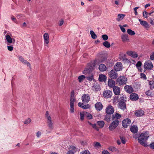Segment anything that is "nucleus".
<instances>
[{"label":"nucleus","instance_id":"obj_36","mask_svg":"<svg viewBox=\"0 0 154 154\" xmlns=\"http://www.w3.org/2000/svg\"><path fill=\"white\" fill-rule=\"evenodd\" d=\"M126 55L125 54L122 53L119 55V57L121 59L123 60H127L128 59L126 58Z\"/></svg>","mask_w":154,"mask_h":154},{"label":"nucleus","instance_id":"obj_31","mask_svg":"<svg viewBox=\"0 0 154 154\" xmlns=\"http://www.w3.org/2000/svg\"><path fill=\"white\" fill-rule=\"evenodd\" d=\"M106 77L104 75L101 74L99 76V80L101 82H105L106 80Z\"/></svg>","mask_w":154,"mask_h":154},{"label":"nucleus","instance_id":"obj_23","mask_svg":"<svg viewBox=\"0 0 154 154\" xmlns=\"http://www.w3.org/2000/svg\"><path fill=\"white\" fill-rule=\"evenodd\" d=\"M108 86L111 88H113L115 85V82L112 79H109L108 82Z\"/></svg>","mask_w":154,"mask_h":154},{"label":"nucleus","instance_id":"obj_3","mask_svg":"<svg viewBox=\"0 0 154 154\" xmlns=\"http://www.w3.org/2000/svg\"><path fill=\"white\" fill-rule=\"evenodd\" d=\"M119 120L113 121L109 125V129L110 131H113L115 130L118 126L119 123Z\"/></svg>","mask_w":154,"mask_h":154},{"label":"nucleus","instance_id":"obj_8","mask_svg":"<svg viewBox=\"0 0 154 154\" xmlns=\"http://www.w3.org/2000/svg\"><path fill=\"white\" fill-rule=\"evenodd\" d=\"M109 76L112 79H116L118 76L117 71L115 69L112 70L109 73Z\"/></svg>","mask_w":154,"mask_h":154},{"label":"nucleus","instance_id":"obj_32","mask_svg":"<svg viewBox=\"0 0 154 154\" xmlns=\"http://www.w3.org/2000/svg\"><path fill=\"white\" fill-rule=\"evenodd\" d=\"M99 68L100 70L102 72L105 71L106 69V66L103 64H101L99 65Z\"/></svg>","mask_w":154,"mask_h":154},{"label":"nucleus","instance_id":"obj_6","mask_svg":"<svg viewBox=\"0 0 154 154\" xmlns=\"http://www.w3.org/2000/svg\"><path fill=\"white\" fill-rule=\"evenodd\" d=\"M8 33L7 35L5 36V42L8 45H10L12 42V39Z\"/></svg>","mask_w":154,"mask_h":154},{"label":"nucleus","instance_id":"obj_59","mask_svg":"<svg viewBox=\"0 0 154 154\" xmlns=\"http://www.w3.org/2000/svg\"><path fill=\"white\" fill-rule=\"evenodd\" d=\"M149 147L151 149H154V142L151 143L149 144Z\"/></svg>","mask_w":154,"mask_h":154},{"label":"nucleus","instance_id":"obj_50","mask_svg":"<svg viewBox=\"0 0 154 154\" xmlns=\"http://www.w3.org/2000/svg\"><path fill=\"white\" fill-rule=\"evenodd\" d=\"M120 138L121 139L122 142L124 144H125L126 143V141L125 138L123 137L120 136Z\"/></svg>","mask_w":154,"mask_h":154},{"label":"nucleus","instance_id":"obj_45","mask_svg":"<svg viewBox=\"0 0 154 154\" xmlns=\"http://www.w3.org/2000/svg\"><path fill=\"white\" fill-rule=\"evenodd\" d=\"M80 119L81 121H82L84 119L85 117V114L83 112H80Z\"/></svg>","mask_w":154,"mask_h":154},{"label":"nucleus","instance_id":"obj_14","mask_svg":"<svg viewBox=\"0 0 154 154\" xmlns=\"http://www.w3.org/2000/svg\"><path fill=\"white\" fill-rule=\"evenodd\" d=\"M19 60L23 64L26 65L27 66L30 67L31 64L27 60H25L23 57L21 56H20L18 57Z\"/></svg>","mask_w":154,"mask_h":154},{"label":"nucleus","instance_id":"obj_61","mask_svg":"<svg viewBox=\"0 0 154 154\" xmlns=\"http://www.w3.org/2000/svg\"><path fill=\"white\" fill-rule=\"evenodd\" d=\"M81 154H90V152L88 150H85L82 152Z\"/></svg>","mask_w":154,"mask_h":154},{"label":"nucleus","instance_id":"obj_12","mask_svg":"<svg viewBox=\"0 0 154 154\" xmlns=\"http://www.w3.org/2000/svg\"><path fill=\"white\" fill-rule=\"evenodd\" d=\"M69 150L66 154H74L75 152L77 151L78 149L75 146H72L69 148Z\"/></svg>","mask_w":154,"mask_h":154},{"label":"nucleus","instance_id":"obj_40","mask_svg":"<svg viewBox=\"0 0 154 154\" xmlns=\"http://www.w3.org/2000/svg\"><path fill=\"white\" fill-rule=\"evenodd\" d=\"M149 85L151 89H152L154 88V79H153L149 82Z\"/></svg>","mask_w":154,"mask_h":154},{"label":"nucleus","instance_id":"obj_4","mask_svg":"<svg viewBox=\"0 0 154 154\" xmlns=\"http://www.w3.org/2000/svg\"><path fill=\"white\" fill-rule=\"evenodd\" d=\"M127 78L125 76H121L117 80V83L119 85H125L127 82Z\"/></svg>","mask_w":154,"mask_h":154},{"label":"nucleus","instance_id":"obj_51","mask_svg":"<svg viewBox=\"0 0 154 154\" xmlns=\"http://www.w3.org/2000/svg\"><path fill=\"white\" fill-rule=\"evenodd\" d=\"M119 26L122 32H125L126 30L125 28L123 27L122 25H119Z\"/></svg>","mask_w":154,"mask_h":154},{"label":"nucleus","instance_id":"obj_44","mask_svg":"<svg viewBox=\"0 0 154 154\" xmlns=\"http://www.w3.org/2000/svg\"><path fill=\"white\" fill-rule=\"evenodd\" d=\"M31 122V119L29 118L24 121L23 123L24 124L28 125Z\"/></svg>","mask_w":154,"mask_h":154},{"label":"nucleus","instance_id":"obj_47","mask_svg":"<svg viewBox=\"0 0 154 154\" xmlns=\"http://www.w3.org/2000/svg\"><path fill=\"white\" fill-rule=\"evenodd\" d=\"M106 60V58L104 57H102L100 58V60H99V62H103Z\"/></svg>","mask_w":154,"mask_h":154},{"label":"nucleus","instance_id":"obj_55","mask_svg":"<svg viewBox=\"0 0 154 154\" xmlns=\"http://www.w3.org/2000/svg\"><path fill=\"white\" fill-rule=\"evenodd\" d=\"M94 146L95 147H100L101 145L99 142H96L94 144Z\"/></svg>","mask_w":154,"mask_h":154},{"label":"nucleus","instance_id":"obj_41","mask_svg":"<svg viewBox=\"0 0 154 154\" xmlns=\"http://www.w3.org/2000/svg\"><path fill=\"white\" fill-rule=\"evenodd\" d=\"M97 124L100 128H102L104 126V122L102 121H99L97 122Z\"/></svg>","mask_w":154,"mask_h":154},{"label":"nucleus","instance_id":"obj_15","mask_svg":"<svg viewBox=\"0 0 154 154\" xmlns=\"http://www.w3.org/2000/svg\"><path fill=\"white\" fill-rule=\"evenodd\" d=\"M112 95V92L109 90L103 92V95L104 97L107 98L111 97Z\"/></svg>","mask_w":154,"mask_h":154},{"label":"nucleus","instance_id":"obj_38","mask_svg":"<svg viewBox=\"0 0 154 154\" xmlns=\"http://www.w3.org/2000/svg\"><path fill=\"white\" fill-rule=\"evenodd\" d=\"M90 34L91 35L92 38L93 39H95L97 38V36L96 35L93 30H91Z\"/></svg>","mask_w":154,"mask_h":154},{"label":"nucleus","instance_id":"obj_25","mask_svg":"<svg viewBox=\"0 0 154 154\" xmlns=\"http://www.w3.org/2000/svg\"><path fill=\"white\" fill-rule=\"evenodd\" d=\"M121 39L122 41L123 42L129 41V40L128 38V35L126 34H123L121 35Z\"/></svg>","mask_w":154,"mask_h":154},{"label":"nucleus","instance_id":"obj_29","mask_svg":"<svg viewBox=\"0 0 154 154\" xmlns=\"http://www.w3.org/2000/svg\"><path fill=\"white\" fill-rule=\"evenodd\" d=\"M99 85L97 83L94 84L92 87V89L93 91H97L100 89Z\"/></svg>","mask_w":154,"mask_h":154},{"label":"nucleus","instance_id":"obj_34","mask_svg":"<svg viewBox=\"0 0 154 154\" xmlns=\"http://www.w3.org/2000/svg\"><path fill=\"white\" fill-rule=\"evenodd\" d=\"M125 16V14H119L118 15V18L116 19V20L118 21H119L123 20Z\"/></svg>","mask_w":154,"mask_h":154},{"label":"nucleus","instance_id":"obj_56","mask_svg":"<svg viewBox=\"0 0 154 154\" xmlns=\"http://www.w3.org/2000/svg\"><path fill=\"white\" fill-rule=\"evenodd\" d=\"M139 8V7H137L134 8V14L135 15H137L138 14V13L137 11V10Z\"/></svg>","mask_w":154,"mask_h":154},{"label":"nucleus","instance_id":"obj_49","mask_svg":"<svg viewBox=\"0 0 154 154\" xmlns=\"http://www.w3.org/2000/svg\"><path fill=\"white\" fill-rule=\"evenodd\" d=\"M146 95L148 96H152V94L151 91L150 90H148L146 92Z\"/></svg>","mask_w":154,"mask_h":154},{"label":"nucleus","instance_id":"obj_21","mask_svg":"<svg viewBox=\"0 0 154 154\" xmlns=\"http://www.w3.org/2000/svg\"><path fill=\"white\" fill-rule=\"evenodd\" d=\"M124 89L129 94L131 93L133 91V88L130 86L125 85L124 87Z\"/></svg>","mask_w":154,"mask_h":154},{"label":"nucleus","instance_id":"obj_2","mask_svg":"<svg viewBox=\"0 0 154 154\" xmlns=\"http://www.w3.org/2000/svg\"><path fill=\"white\" fill-rule=\"evenodd\" d=\"M45 117L47 119V124L49 129L51 131H52L54 128L53 123L52 120L51 115L48 111L46 112Z\"/></svg>","mask_w":154,"mask_h":154},{"label":"nucleus","instance_id":"obj_30","mask_svg":"<svg viewBox=\"0 0 154 154\" xmlns=\"http://www.w3.org/2000/svg\"><path fill=\"white\" fill-rule=\"evenodd\" d=\"M130 130L134 133H136L138 131V127L136 125H134L131 126Z\"/></svg>","mask_w":154,"mask_h":154},{"label":"nucleus","instance_id":"obj_53","mask_svg":"<svg viewBox=\"0 0 154 154\" xmlns=\"http://www.w3.org/2000/svg\"><path fill=\"white\" fill-rule=\"evenodd\" d=\"M7 47L8 51H12L13 50V47L12 46H7Z\"/></svg>","mask_w":154,"mask_h":154},{"label":"nucleus","instance_id":"obj_58","mask_svg":"<svg viewBox=\"0 0 154 154\" xmlns=\"http://www.w3.org/2000/svg\"><path fill=\"white\" fill-rule=\"evenodd\" d=\"M11 19L14 21L15 23H17V22L16 18L14 17L13 16H11Z\"/></svg>","mask_w":154,"mask_h":154},{"label":"nucleus","instance_id":"obj_62","mask_svg":"<svg viewBox=\"0 0 154 154\" xmlns=\"http://www.w3.org/2000/svg\"><path fill=\"white\" fill-rule=\"evenodd\" d=\"M102 154H110V153L107 150H104L102 152Z\"/></svg>","mask_w":154,"mask_h":154},{"label":"nucleus","instance_id":"obj_28","mask_svg":"<svg viewBox=\"0 0 154 154\" xmlns=\"http://www.w3.org/2000/svg\"><path fill=\"white\" fill-rule=\"evenodd\" d=\"M138 20L142 25L144 26L146 28L149 27V25L146 21L142 20L140 19H139Z\"/></svg>","mask_w":154,"mask_h":154},{"label":"nucleus","instance_id":"obj_43","mask_svg":"<svg viewBox=\"0 0 154 154\" xmlns=\"http://www.w3.org/2000/svg\"><path fill=\"white\" fill-rule=\"evenodd\" d=\"M70 112L71 113H73L74 112V105L70 104Z\"/></svg>","mask_w":154,"mask_h":154},{"label":"nucleus","instance_id":"obj_20","mask_svg":"<svg viewBox=\"0 0 154 154\" xmlns=\"http://www.w3.org/2000/svg\"><path fill=\"white\" fill-rule=\"evenodd\" d=\"M122 117V115L118 113H116L114 114H113L112 116V120H118L119 119H120Z\"/></svg>","mask_w":154,"mask_h":154},{"label":"nucleus","instance_id":"obj_46","mask_svg":"<svg viewBox=\"0 0 154 154\" xmlns=\"http://www.w3.org/2000/svg\"><path fill=\"white\" fill-rule=\"evenodd\" d=\"M120 99L122 100L125 101L126 100V96L123 95H122L121 96Z\"/></svg>","mask_w":154,"mask_h":154},{"label":"nucleus","instance_id":"obj_39","mask_svg":"<svg viewBox=\"0 0 154 154\" xmlns=\"http://www.w3.org/2000/svg\"><path fill=\"white\" fill-rule=\"evenodd\" d=\"M85 78V77L84 75H81L80 76H79L78 79L79 80V81L80 82H81L83 81Z\"/></svg>","mask_w":154,"mask_h":154},{"label":"nucleus","instance_id":"obj_7","mask_svg":"<svg viewBox=\"0 0 154 154\" xmlns=\"http://www.w3.org/2000/svg\"><path fill=\"white\" fill-rule=\"evenodd\" d=\"M106 114H112L114 112V108L111 105L108 106L106 109Z\"/></svg>","mask_w":154,"mask_h":154},{"label":"nucleus","instance_id":"obj_19","mask_svg":"<svg viewBox=\"0 0 154 154\" xmlns=\"http://www.w3.org/2000/svg\"><path fill=\"white\" fill-rule=\"evenodd\" d=\"M103 107V105L100 102H98L95 104V107L97 111H100L102 109Z\"/></svg>","mask_w":154,"mask_h":154},{"label":"nucleus","instance_id":"obj_33","mask_svg":"<svg viewBox=\"0 0 154 154\" xmlns=\"http://www.w3.org/2000/svg\"><path fill=\"white\" fill-rule=\"evenodd\" d=\"M112 118L111 114H106L105 116L104 120L107 122H109L111 120V118Z\"/></svg>","mask_w":154,"mask_h":154},{"label":"nucleus","instance_id":"obj_22","mask_svg":"<svg viewBox=\"0 0 154 154\" xmlns=\"http://www.w3.org/2000/svg\"><path fill=\"white\" fill-rule=\"evenodd\" d=\"M79 106L83 109H87L90 107V105L88 104L85 105L83 103L79 102L78 104Z\"/></svg>","mask_w":154,"mask_h":154},{"label":"nucleus","instance_id":"obj_26","mask_svg":"<svg viewBox=\"0 0 154 154\" xmlns=\"http://www.w3.org/2000/svg\"><path fill=\"white\" fill-rule=\"evenodd\" d=\"M75 101V99L74 97V92L73 91H72L71 93L70 104L74 105V102Z\"/></svg>","mask_w":154,"mask_h":154},{"label":"nucleus","instance_id":"obj_5","mask_svg":"<svg viewBox=\"0 0 154 154\" xmlns=\"http://www.w3.org/2000/svg\"><path fill=\"white\" fill-rule=\"evenodd\" d=\"M153 65L151 62L149 60L146 61L144 65V68L147 70H150L153 68Z\"/></svg>","mask_w":154,"mask_h":154},{"label":"nucleus","instance_id":"obj_35","mask_svg":"<svg viewBox=\"0 0 154 154\" xmlns=\"http://www.w3.org/2000/svg\"><path fill=\"white\" fill-rule=\"evenodd\" d=\"M142 65V63L140 61H138L136 64V66L138 70L140 72H142V68H141V66Z\"/></svg>","mask_w":154,"mask_h":154},{"label":"nucleus","instance_id":"obj_16","mask_svg":"<svg viewBox=\"0 0 154 154\" xmlns=\"http://www.w3.org/2000/svg\"><path fill=\"white\" fill-rule=\"evenodd\" d=\"M45 44L48 45L49 42V36L48 33H45L43 35Z\"/></svg>","mask_w":154,"mask_h":154},{"label":"nucleus","instance_id":"obj_10","mask_svg":"<svg viewBox=\"0 0 154 154\" xmlns=\"http://www.w3.org/2000/svg\"><path fill=\"white\" fill-rule=\"evenodd\" d=\"M122 66L121 62H117L114 66V69L116 71H119L121 70L122 69Z\"/></svg>","mask_w":154,"mask_h":154},{"label":"nucleus","instance_id":"obj_64","mask_svg":"<svg viewBox=\"0 0 154 154\" xmlns=\"http://www.w3.org/2000/svg\"><path fill=\"white\" fill-rule=\"evenodd\" d=\"M41 132L38 131L36 133V136L38 137H39L41 135Z\"/></svg>","mask_w":154,"mask_h":154},{"label":"nucleus","instance_id":"obj_24","mask_svg":"<svg viewBox=\"0 0 154 154\" xmlns=\"http://www.w3.org/2000/svg\"><path fill=\"white\" fill-rule=\"evenodd\" d=\"M138 95L135 93H132L130 95V98L132 100H137L138 99Z\"/></svg>","mask_w":154,"mask_h":154},{"label":"nucleus","instance_id":"obj_57","mask_svg":"<svg viewBox=\"0 0 154 154\" xmlns=\"http://www.w3.org/2000/svg\"><path fill=\"white\" fill-rule=\"evenodd\" d=\"M148 14V13L146 11H144L143 13V16L144 17L147 18V15Z\"/></svg>","mask_w":154,"mask_h":154},{"label":"nucleus","instance_id":"obj_18","mask_svg":"<svg viewBox=\"0 0 154 154\" xmlns=\"http://www.w3.org/2000/svg\"><path fill=\"white\" fill-rule=\"evenodd\" d=\"M127 54L128 55L134 58H137L138 57L137 54L136 52L132 51H128L127 52Z\"/></svg>","mask_w":154,"mask_h":154},{"label":"nucleus","instance_id":"obj_63","mask_svg":"<svg viewBox=\"0 0 154 154\" xmlns=\"http://www.w3.org/2000/svg\"><path fill=\"white\" fill-rule=\"evenodd\" d=\"M150 59L151 60H154V53H152L150 55Z\"/></svg>","mask_w":154,"mask_h":154},{"label":"nucleus","instance_id":"obj_37","mask_svg":"<svg viewBox=\"0 0 154 154\" xmlns=\"http://www.w3.org/2000/svg\"><path fill=\"white\" fill-rule=\"evenodd\" d=\"M103 44L104 46L107 48H110L111 46L110 43L107 41L103 42Z\"/></svg>","mask_w":154,"mask_h":154},{"label":"nucleus","instance_id":"obj_13","mask_svg":"<svg viewBox=\"0 0 154 154\" xmlns=\"http://www.w3.org/2000/svg\"><path fill=\"white\" fill-rule=\"evenodd\" d=\"M134 114L137 117L142 116L144 114V112L143 110L141 109L137 110L135 111Z\"/></svg>","mask_w":154,"mask_h":154},{"label":"nucleus","instance_id":"obj_52","mask_svg":"<svg viewBox=\"0 0 154 154\" xmlns=\"http://www.w3.org/2000/svg\"><path fill=\"white\" fill-rule=\"evenodd\" d=\"M86 116L88 119H91L92 118L91 115L90 113H87L86 115Z\"/></svg>","mask_w":154,"mask_h":154},{"label":"nucleus","instance_id":"obj_54","mask_svg":"<svg viewBox=\"0 0 154 154\" xmlns=\"http://www.w3.org/2000/svg\"><path fill=\"white\" fill-rule=\"evenodd\" d=\"M140 76H141V78H142L144 79H146V76L145 74L141 73L140 74Z\"/></svg>","mask_w":154,"mask_h":154},{"label":"nucleus","instance_id":"obj_27","mask_svg":"<svg viewBox=\"0 0 154 154\" xmlns=\"http://www.w3.org/2000/svg\"><path fill=\"white\" fill-rule=\"evenodd\" d=\"M113 91L115 94L118 95L120 93V89L119 87L116 86L113 87Z\"/></svg>","mask_w":154,"mask_h":154},{"label":"nucleus","instance_id":"obj_48","mask_svg":"<svg viewBox=\"0 0 154 154\" xmlns=\"http://www.w3.org/2000/svg\"><path fill=\"white\" fill-rule=\"evenodd\" d=\"M102 38L103 39L104 41L108 39V37L106 35H102Z\"/></svg>","mask_w":154,"mask_h":154},{"label":"nucleus","instance_id":"obj_1","mask_svg":"<svg viewBox=\"0 0 154 154\" xmlns=\"http://www.w3.org/2000/svg\"><path fill=\"white\" fill-rule=\"evenodd\" d=\"M149 134L148 131L143 132L141 133L137 141L138 143L142 146L147 147L148 146L146 143V141L149 137Z\"/></svg>","mask_w":154,"mask_h":154},{"label":"nucleus","instance_id":"obj_9","mask_svg":"<svg viewBox=\"0 0 154 154\" xmlns=\"http://www.w3.org/2000/svg\"><path fill=\"white\" fill-rule=\"evenodd\" d=\"M90 96L88 94H84L82 97V100L84 103H88L90 101Z\"/></svg>","mask_w":154,"mask_h":154},{"label":"nucleus","instance_id":"obj_42","mask_svg":"<svg viewBox=\"0 0 154 154\" xmlns=\"http://www.w3.org/2000/svg\"><path fill=\"white\" fill-rule=\"evenodd\" d=\"M127 32L128 34L131 35H134L135 34L134 32L130 29H128Z\"/></svg>","mask_w":154,"mask_h":154},{"label":"nucleus","instance_id":"obj_11","mask_svg":"<svg viewBox=\"0 0 154 154\" xmlns=\"http://www.w3.org/2000/svg\"><path fill=\"white\" fill-rule=\"evenodd\" d=\"M131 122V120L129 119H126L123 120L122 122V125L125 128L128 127V125H130Z\"/></svg>","mask_w":154,"mask_h":154},{"label":"nucleus","instance_id":"obj_17","mask_svg":"<svg viewBox=\"0 0 154 154\" xmlns=\"http://www.w3.org/2000/svg\"><path fill=\"white\" fill-rule=\"evenodd\" d=\"M118 106L119 108L122 110H124L126 108V103L123 101L119 102Z\"/></svg>","mask_w":154,"mask_h":154},{"label":"nucleus","instance_id":"obj_60","mask_svg":"<svg viewBox=\"0 0 154 154\" xmlns=\"http://www.w3.org/2000/svg\"><path fill=\"white\" fill-rule=\"evenodd\" d=\"M87 79L88 80H89V81H91L94 79L93 76H90L88 77H87Z\"/></svg>","mask_w":154,"mask_h":154}]
</instances>
